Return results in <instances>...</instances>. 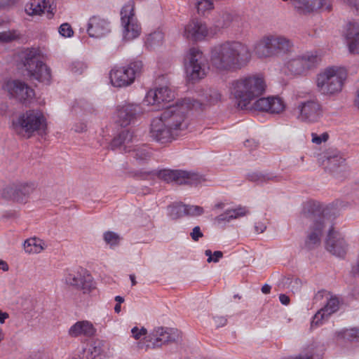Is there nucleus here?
Wrapping results in <instances>:
<instances>
[{"label": "nucleus", "instance_id": "1", "mask_svg": "<svg viewBox=\"0 0 359 359\" xmlns=\"http://www.w3.org/2000/svg\"><path fill=\"white\" fill-rule=\"evenodd\" d=\"M251 53L247 45L237 41H227L214 46L210 50V62L221 72H234L248 65Z\"/></svg>", "mask_w": 359, "mask_h": 359}, {"label": "nucleus", "instance_id": "2", "mask_svg": "<svg viewBox=\"0 0 359 359\" xmlns=\"http://www.w3.org/2000/svg\"><path fill=\"white\" fill-rule=\"evenodd\" d=\"M302 216L311 222L305 240L304 248L309 250H313L320 245V237L326 227L330 228L333 219L328 208H323L316 201H310L304 206Z\"/></svg>", "mask_w": 359, "mask_h": 359}, {"label": "nucleus", "instance_id": "3", "mask_svg": "<svg viewBox=\"0 0 359 359\" xmlns=\"http://www.w3.org/2000/svg\"><path fill=\"white\" fill-rule=\"evenodd\" d=\"M266 84L264 78L257 74L240 77L230 83L229 89L241 109H250L252 102L259 99L266 91Z\"/></svg>", "mask_w": 359, "mask_h": 359}, {"label": "nucleus", "instance_id": "4", "mask_svg": "<svg viewBox=\"0 0 359 359\" xmlns=\"http://www.w3.org/2000/svg\"><path fill=\"white\" fill-rule=\"evenodd\" d=\"M203 103L190 98H184L176 102L175 104L166 107L161 113L160 118L178 136L180 133L185 130L189 125L187 120L188 111Z\"/></svg>", "mask_w": 359, "mask_h": 359}, {"label": "nucleus", "instance_id": "5", "mask_svg": "<svg viewBox=\"0 0 359 359\" xmlns=\"http://www.w3.org/2000/svg\"><path fill=\"white\" fill-rule=\"evenodd\" d=\"M294 113L299 122L312 124L320 121L323 116L324 110L322 103L316 96L298 95Z\"/></svg>", "mask_w": 359, "mask_h": 359}, {"label": "nucleus", "instance_id": "6", "mask_svg": "<svg viewBox=\"0 0 359 359\" xmlns=\"http://www.w3.org/2000/svg\"><path fill=\"white\" fill-rule=\"evenodd\" d=\"M346 71L339 67H329L318 74L316 86L323 95L332 96L339 93L346 79Z\"/></svg>", "mask_w": 359, "mask_h": 359}, {"label": "nucleus", "instance_id": "7", "mask_svg": "<svg viewBox=\"0 0 359 359\" xmlns=\"http://www.w3.org/2000/svg\"><path fill=\"white\" fill-rule=\"evenodd\" d=\"M292 48L290 39L282 35H268L262 37L254 45L255 54L259 58L284 55Z\"/></svg>", "mask_w": 359, "mask_h": 359}, {"label": "nucleus", "instance_id": "8", "mask_svg": "<svg viewBox=\"0 0 359 359\" xmlns=\"http://www.w3.org/2000/svg\"><path fill=\"white\" fill-rule=\"evenodd\" d=\"M137 176L142 180L152 179L156 176L166 182H175L178 184H189L191 186H197L205 181L203 177L197 173L168 169L148 172L140 171Z\"/></svg>", "mask_w": 359, "mask_h": 359}, {"label": "nucleus", "instance_id": "9", "mask_svg": "<svg viewBox=\"0 0 359 359\" xmlns=\"http://www.w3.org/2000/svg\"><path fill=\"white\" fill-rule=\"evenodd\" d=\"M22 60L31 79L46 84L50 83L51 79L50 69L40 60V56L36 50H26Z\"/></svg>", "mask_w": 359, "mask_h": 359}, {"label": "nucleus", "instance_id": "10", "mask_svg": "<svg viewBox=\"0 0 359 359\" xmlns=\"http://www.w3.org/2000/svg\"><path fill=\"white\" fill-rule=\"evenodd\" d=\"M15 131L21 134L23 132L32 134L34 132L44 130L46 127V119L39 110H28L13 122Z\"/></svg>", "mask_w": 359, "mask_h": 359}, {"label": "nucleus", "instance_id": "11", "mask_svg": "<svg viewBox=\"0 0 359 359\" xmlns=\"http://www.w3.org/2000/svg\"><path fill=\"white\" fill-rule=\"evenodd\" d=\"M142 67V61L136 60L126 67L112 69L109 73L112 86L118 88L130 86L134 82L136 76L141 74Z\"/></svg>", "mask_w": 359, "mask_h": 359}, {"label": "nucleus", "instance_id": "12", "mask_svg": "<svg viewBox=\"0 0 359 359\" xmlns=\"http://www.w3.org/2000/svg\"><path fill=\"white\" fill-rule=\"evenodd\" d=\"M205 58L198 48L189 49L185 58V70L187 79L195 83L205 76Z\"/></svg>", "mask_w": 359, "mask_h": 359}, {"label": "nucleus", "instance_id": "13", "mask_svg": "<svg viewBox=\"0 0 359 359\" xmlns=\"http://www.w3.org/2000/svg\"><path fill=\"white\" fill-rule=\"evenodd\" d=\"M35 188L34 183L13 182L2 188L0 191V196L5 199L26 203Z\"/></svg>", "mask_w": 359, "mask_h": 359}, {"label": "nucleus", "instance_id": "14", "mask_svg": "<svg viewBox=\"0 0 359 359\" xmlns=\"http://www.w3.org/2000/svg\"><path fill=\"white\" fill-rule=\"evenodd\" d=\"M134 7V2H129L121 11L123 34L126 41L137 38L141 32V27L135 18Z\"/></svg>", "mask_w": 359, "mask_h": 359}, {"label": "nucleus", "instance_id": "15", "mask_svg": "<svg viewBox=\"0 0 359 359\" xmlns=\"http://www.w3.org/2000/svg\"><path fill=\"white\" fill-rule=\"evenodd\" d=\"M65 283L83 293H90L95 288V282L88 271L83 268L76 272L69 273L65 276Z\"/></svg>", "mask_w": 359, "mask_h": 359}, {"label": "nucleus", "instance_id": "16", "mask_svg": "<svg viewBox=\"0 0 359 359\" xmlns=\"http://www.w3.org/2000/svg\"><path fill=\"white\" fill-rule=\"evenodd\" d=\"M320 58L313 53L306 54L290 59L286 63L287 69L294 75L304 74L309 69L316 66Z\"/></svg>", "mask_w": 359, "mask_h": 359}, {"label": "nucleus", "instance_id": "17", "mask_svg": "<svg viewBox=\"0 0 359 359\" xmlns=\"http://www.w3.org/2000/svg\"><path fill=\"white\" fill-rule=\"evenodd\" d=\"M3 88L11 97L24 103L32 100L35 95L34 90L30 86L18 80L8 81Z\"/></svg>", "mask_w": 359, "mask_h": 359}, {"label": "nucleus", "instance_id": "18", "mask_svg": "<svg viewBox=\"0 0 359 359\" xmlns=\"http://www.w3.org/2000/svg\"><path fill=\"white\" fill-rule=\"evenodd\" d=\"M325 248L332 255L339 257H344L347 252L348 244L344 237L334 231L332 220L328 228Z\"/></svg>", "mask_w": 359, "mask_h": 359}, {"label": "nucleus", "instance_id": "19", "mask_svg": "<svg viewBox=\"0 0 359 359\" xmlns=\"http://www.w3.org/2000/svg\"><path fill=\"white\" fill-rule=\"evenodd\" d=\"M174 97V92L168 86H160L148 91L145 102L148 104L156 106L155 109L159 110L164 107L166 102L172 100Z\"/></svg>", "mask_w": 359, "mask_h": 359}, {"label": "nucleus", "instance_id": "20", "mask_svg": "<svg viewBox=\"0 0 359 359\" xmlns=\"http://www.w3.org/2000/svg\"><path fill=\"white\" fill-rule=\"evenodd\" d=\"M149 133L154 140L161 144L169 142L177 136L160 117L152 120Z\"/></svg>", "mask_w": 359, "mask_h": 359}, {"label": "nucleus", "instance_id": "21", "mask_svg": "<svg viewBox=\"0 0 359 359\" xmlns=\"http://www.w3.org/2000/svg\"><path fill=\"white\" fill-rule=\"evenodd\" d=\"M285 104L283 100L278 96L259 97L255 100L250 109L265 111L270 114H280L284 111Z\"/></svg>", "mask_w": 359, "mask_h": 359}, {"label": "nucleus", "instance_id": "22", "mask_svg": "<svg viewBox=\"0 0 359 359\" xmlns=\"http://www.w3.org/2000/svg\"><path fill=\"white\" fill-rule=\"evenodd\" d=\"M86 32L91 38L104 37L111 32L110 22L99 15L92 16L88 20Z\"/></svg>", "mask_w": 359, "mask_h": 359}, {"label": "nucleus", "instance_id": "23", "mask_svg": "<svg viewBox=\"0 0 359 359\" xmlns=\"http://www.w3.org/2000/svg\"><path fill=\"white\" fill-rule=\"evenodd\" d=\"M25 11L29 15H40L46 11L50 19L56 11V4L53 0H31L25 5Z\"/></svg>", "mask_w": 359, "mask_h": 359}, {"label": "nucleus", "instance_id": "24", "mask_svg": "<svg viewBox=\"0 0 359 359\" xmlns=\"http://www.w3.org/2000/svg\"><path fill=\"white\" fill-rule=\"evenodd\" d=\"M142 113V107L136 104H126L117 109V122L122 126L126 127L134 123L137 117Z\"/></svg>", "mask_w": 359, "mask_h": 359}, {"label": "nucleus", "instance_id": "25", "mask_svg": "<svg viewBox=\"0 0 359 359\" xmlns=\"http://www.w3.org/2000/svg\"><path fill=\"white\" fill-rule=\"evenodd\" d=\"M149 337L150 339L149 344L147 346L156 348L166 343L175 341L178 338V334L172 330L160 327L154 329Z\"/></svg>", "mask_w": 359, "mask_h": 359}, {"label": "nucleus", "instance_id": "26", "mask_svg": "<svg viewBox=\"0 0 359 359\" xmlns=\"http://www.w3.org/2000/svg\"><path fill=\"white\" fill-rule=\"evenodd\" d=\"M208 34L207 25L198 19H193L184 27V36L191 41L203 40Z\"/></svg>", "mask_w": 359, "mask_h": 359}, {"label": "nucleus", "instance_id": "27", "mask_svg": "<svg viewBox=\"0 0 359 359\" xmlns=\"http://www.w3.org/2000/svg\"><path fill=\"white\" fill-rule=\"evenodd\" d=\"M299 13L306 14L317 9L331 10L329 0H290Z\"/></svg>", "mask_w": 359, "mask_h": 359}, {"label": "nucleus", "instance_id": "28", "mask_svg": "<svg viewBox=\"0 0 359 359\" xmlns=\"http://www.w3.org/2000/svg\"><path fill=\"white\" fill-rule=\"evenodd\" d=\"M339 299L337 297H331L326 305L315 314L311 323V327L313 328L321 325L325 320L339 309Z\"/></svg>", "mask_w": 359, "mask_h": 359}, {"label": "nucleus", "instance_id": "29", "mask_svg": "<svg viewBox=\"0 0 359 359\" xmlns=\"http://www.w3.org/2000/svg\"><path fill=\"white\" fill-rule=\"evenodd\" d=\"M346 37L348 40L349 51L351 53H359V24L350 22L347 26Z\"/></svg>", "mask_w": 359, "mask_h": 359}, {"label": "nucleus", "instance_id": "30", "mask_svg": "<svg viewBox=\"0 0 359 359\" xmlns=\"http://www.w3.org/2000/svg\"><path fill=\"white\" fill-rule=\"evenodd\" d=\"M133 133L128 130L121 131L111 140L110 147L112 150L120 149L124 152H128V148H130L128 144L133 140Z\"/></svg>", "mask_w": 359, "mask_h": 359}, {"label": "nucleus", "instance_id": "31", "mask_svg": "<svg viewBox=\"0 0 359 359\" xmlns=\"http://www.w3.org/2000/svg\"><path fill=\"white\" fill-rule=\"evenodd\" d=\"M95 332L96 330L90 322L83 320L74 324L69 330V334L73 337L80 335L91 337L95 334Z\"/></svg>", "mask_w": 359, "mask_h": 359}, {"label": "nucleus", "instance_id": "32", "mask_svg": "<svg viewBox=\"0 0 359 359\" xmlns=\"http://www.w3.org/2000/svg\"><path fill=\"white\" fill-rule=\"evenodd\" d=\"M345 162V158L339 151H334L327 154L324 163L326 165V168L330 172H335L340 168Z\"/></svg>", "mask_w": 359, "mask_h": 359}, {"label": "nucleus", "instance_id": "33", "mask_svg": "<svg viewBox=\"0 0 359 359\" xmlns=\"http://www.w3.org/2000/svg\"><path fill=\"white\" fill-rule=\"evenodd\" d=\"M248 212L246 207H238L235 209L227 210L224 213L215 217V221L219 224L229 222L231 219H237L238 217L245 216Z\"/></svg>", "mask_w": 359, "mask_h": 359}, {"label": "nucleus", "instance_id": "34", "mask_svg": "<svg viewBox=\"0 0 359 359\" xmlns=\"http://www.w3.org/2000/svg\"><path fill=\"white\" fill-rule=\"evenodd\" d=\"M246 178L257 184H262L269 181H277L278 177L269 172H252L246 175Z\"/></svg>", "mask_w": 359, "mask_h": 359}, {"label": "nucleus", "instance_id": "35", "mask_svg": "<svg viewBox=\"0 0 359 359\" xmlns=\"http://www.w3.org/2000/svg\"><path fill=\"white\" fill-rule=\"evenodd\" d=\"M24 248L28 253H39L44 249V242L36 238H31L24 243Z\"/></svg>", "mask_w": 359, "mask_h": 359}, {"label": "nucleus", "instance_id": "36", "mask_svg": "<svg viewBox=\"0 0 359 359\" xmlns=\"http://www.w3.org/2000/svg\"><path fill=\"white\" fill-rule=\"evenodd\" d=\"M132 153L133 157L139 163H144L151 158V151L147 147H138L133 150L128 149Z\"/></svg>", "mask_w": 359, "mask_h": 359}, {"label": "nucleus", "instance_id": "37", "mask_svg": "<svg viewBox=\"0 0 359 359\" xmlns=\"http://www.w3.org/2000/svg\"><path fill=\"white\" fill-rule=\"evenodd\" d=\"M323 354V346L312 344L308 348L306 353L299 354L294 359H322Z\"/></svg>", "mask_w": 359, "mask_h": 359}, {"label": "nucleus", "instance_id": "38", "mask_svg": "<svg viewBox=\"0 0 359 359\" xmlns=\"http://www.w3.org/2000/svg\"><path fill=\"white\" fill-rule=\"evenodd\" d=\"M168 214L172 219H177L186 215V205L182 203H174L168 207Z\"/></svg>", "mask_w": 359, "mask_h": 359}, {"label": "nucleus", "instance_id": "39", "mask_svg": "<svg viewBox=\"0 0 359 359\" xmlns=\"http://www.w3.org/2000/svg\"><path fill=\"white\" fill-rule=\"evenodd\" d=\"M88 346L96 359L104 353L107 349V344L104 341L100 339L93 341Z\"/></svg>", "mask_w": 359, "mask_h": 359}, {"label": "nucleus", "instance_id": "40", "mask_svg": "<svg viewBox=\"0 0 359 359\" xmlns=\"http://www.w3.org/2000/svg\"><path fill=\"white\" fill-rule=\"evenodd\" d=\"M338 337L346 340L353 341L359 340V328L353 327L343 330L338 332Z\"/></svg>", "mask_w": 359, "mask_h": 359}, {"label": "nucleus", "instance_id": "41", "mask_svg": "<svg viewBox=\"0 0 359 359\" xmlns=\"http://www.w3.org/2000/svg\"><path fill=\"white\" fill-rule=\"evenodd\" d=\"M22 34L18 30L12 29L0 32V42L10 43L20 39Z\"/></svg>", "mask_w": 359, "mask_h": 359}, {"label": "nucleus", "instance_id": "42", "mask_svg": "<svg viewBox=\"0 0 359 359\" xmlns=\"http://www.w3.org/2000/svg\"><path fill=\"white\" fill-rule=\"evenodd\" d=\"M203 97L202 102L207 104H215L220 100L221 95L217 90L209 89L204 93Z\"/></svg>", "mask_w": 359, "mask_h": 359}, {"label": "nucleus", "instance_id": "43", "mask_svg": "<svg viewBox=\"0 0 359 359\" xmlns=\"http://www.w3.org/2000/svg\"><path fill=\"white\" fill-rule=\"evenodd\" d=\"M163 40V34L161 31H155L148 35L146 43L150 46L160 45Z\"/></svg>", "mask_w": 359, "mask_h": 359}, {"label": "nucleus", "instance_id": "44", "mask_svg": "<svg viewBox=\"0 0 359 359\" xmlns=\"http://www.w3.org/2000/svg\"><path fill=\"white\" fill-rule=\"evenodd\" d=\"M196 8L198 14H204L205 11L213 8V0H198Z\"/></svg>", "mask_w": 359, "mask_h": 359}, {"label": "nucleus", "instance_id": "45", "mask_svg": "<svg viewBox=\"0 0 359 359\" xmlns=\"http://www.w3.org/2000/svg\"><path fill=\"white\" fill-rule=\"evenodd\" d=\"M58 32L61 36L65 38L72 37L74 35L73 29L67 22L62 24L59 27Z\"/></svg>", "mask_w": 359, "mask_h": 359}, {"label": "nucleus", "instance_id": "46", "mask_svg": "<svg viewBox=\"0 0 359 359\" xmlns=\"http://www.w3.org/2000/svg\"><path fill=\"white\" fill-rule=\"evenodd\" d=\"M232 22V16L229 13H224L217 23L218 28H226L230 26Z\"/></svg>", "mask_w": 359, "mask_h": 359}, {"label": "nucleus", "instance_id": "47", "mask_svg": "<svg viewBox=\"0 0 359 359\" xmlns=\"http://www.w3.org/2000/svg\"><path fill=\"white\" fill-rule=\"evenodd\" d=\"M203 213V208L198 205H186V215L199 216Z\"/></svg>", "mask_w": 359, "mask_h": 359}, {"label": "nucleus", "instance_id": "48", "mask_svg": "<svg viewBox=\"0 0 359 359\" xmlns=\"http://www.w3.org/2000/svg\"><path fill=\"white\" fill-rule=\"evenodd\" d=\"M104 239L107 244L110 245H116L118 243V236L112 231H107L104 234Z\"/></svg>", "mask_w": 359, "mask_h": 359}, {"label": "nucleus", "instance_id": "49", "mask_svg": "<svg viewBox=\"0 0 359 359\" xmlns=\"http://www.w3.org/2000/svg\"><path fill=\"white\" fill-rule=\"evenodd\" d=\"M87 68L85 62L81 61H74L70 66L71 71L77 74H81Z\"/></svg>", "mask_w": 359, "mask_h": 359}, {"label": "nucleus", "instance_id": "50", "mask_svg": "<svg viewBox=\"0 0 359 359\" xmlns=\"http://www.w3.org/2000/svg\"><path fill=\"white\" fill-rule=\"evenodd\" d=\"M79 359H96L93 355V352L90 350V348L87 345L86 348H83L79 354Z\"/></svg>", "mask_w": 359, "mask_h": 359}, {"label": "nucleus", "instance_id": "51", "mask_svg": "<svg viewBox=\"0 0 359 359\" xmlns=\"http://www.w3.org/2000/svg\"><path fill=\"white\" fill-rule=\"evenodd\" d=\"M131 332L135 339H139L142 336L146 335L147 332L144 327L139 329L137 327H134L131 330Z\"/></svg>", "mask_w": 359, "mask_h": 359}, {"label": "nucleus", "instance_id": "52", "mask_svg": "<svg viewBox=\"0 0 359 359\" xmlns=\"http://www.w3.org/2000/svg\"><path fill=\"white\" fill-rule=\"evenodd\" d=\"M190 236L194 241H198L200 238L203 236V233H202L200 226H196L192 229Z\"/></svg>", "mask_w": 359, "mask_h": 359}, {"label": "nucleus", "instance_id": "53", "mask_svg": "<svg viewBox=\"0 0 359 359\" xmlns=\"http://www.w3.org/2000/svg\"><path fill=\"white\" fill-rule=\"evenodd\" d=\"M312 136V142L316 144H320L323 142H326L328 139V135L327 133H323L320 136L313 133Z\"/></svg>", "mask_w": 359, "mask_h": 359}, {"label": "nucleus", "instance_id": "54", "mask_svg": "<svg viewBox=\"0 0 359 359\" xmlns=\"http://www.w3.org/2000/svg\"><path fill=\"white\" fill-rule=\"evenodd\" d=\"M214 320L217 327H222L227 323V319L223 316L215 317Z\"/></svg>", "mask_w": 359, "mask_h": 359}, {"label": "nucleus", "instance_id": "55", "mask_svg": "<svg viewBox=\"0 0 359 359\" xmlns=\"http://www.w3.org/2000/svg\"><path fill=\"white\" fill-rule=\"evenodd\" d=\"M266 229L264 223L259 222H256L255 225V230L257 233H263Z\"/></svg>", "mask_w": 359, "mask_h": 359}, {"label": "nucleus", "instance_id": "56", "mask_svg": "<svg viewBox=\"0 0 359 359\" xmlns=\"http://www.w3.org/2000/svg\"><path fill=\"white\" fill-rule=\"evenodd\" d=\"M258 142L254 139L247 140L244 143L245 146L250 149L256 148L258 146Z\"/></svg>", "mask_w": 359, "mask_h": 359}, {"label": "nucleus", "instance_id": "57", "mask_svg": "<svg viewBox=\"0 0 359 359\" xmlns=\"http://www.w3.org/2000/svg\"><path fill=\"white\" fill-rule=\"evenodd\" d=\"M279 300L283 305H288L290 303V298L285 294H280L279 296Z\"/></svg>", "mask_w": 359, "mask_h": 359}, {"label": "nucleus", "instance_id": "58", "mask_svg": "<svg viewBox=\"0 0 359 359\" xmlns=\"http://www.w3.org/2000/svg\"><path fill=\"white\" fill-rule=\"evenodd\" d=\"M86 129V125L83 123H81L79 125H75L74 127V130L76 133H81Z\"/></svg>", "mask_w": 359, "mask_h": 359}, {"label": "nucleus", "instance_id": "59", "mask_svg": "<svg viewBox=\"0 0 359 359\" xmlns=\"http://www.w3.org/2000/svg\"><path fill=\"white\" fill-rule=\"evenodd\" d=\"M351 272L354 276H359V254L356 264L353 266Z\"/></svg>", "mask_w": 359, "mask_h": 359}, {"label": "nucleus", "instance_id": "60", "mask_svg": "<svg viewBox=\"0 0 359 359\" xmlns=\"http://www.w3.org/2000/svg\"><path fill=\"white\" fill-rule=\"evenodd\" d=\"M213 260L212 262H218L219 259L223 257V252L221 251H215L213 253Z\"/></svg>", "mask_w": 359, "mask_h": 359}, {"label": "nucleus", "instance_id": "61", "mask_svg": "<svg viewBox=\"0 0 359 359\" xmlns=\"http://www.w3.org/2000/svg\"><path fill=\"white\" fill-rule=\"evenodd\" d=\"M15 1V0H0V8L13 4Z\"/></svg>", "mask_w": 359, "mask_h": 359}, {"label": "nucleus", "instance_id": "62", "mask_svg": "<svg viewBox=\"0 0 359 359\" xmlns=\"http://www.w3.org/2000/svg\"><path fill=\"white\" fill-rule=\"evenodd\" d=\"M9 318V315L6 312H3L0 310V323L3 324L5 323V320Z\"/></svg>", "mask_w": 359, "mask_h": 359}, {"label": "nucleus", "instance_id": "63", "mask_svg": "<svg viewBox=\"0 0 359 359\" xmlns=\"http://www.w3.org/2000/svg\"><path fill=\"white\" fill-rule=\"evenodd\" d=\"M205 255L208 257L207 262L210 263L213 260L212 253L210 250H206L205 251Z\"/></svg>", "mask_w": 359, "mask_h": 359}, {"label": "nucleus", "instance_id": "64", "mask_svg": "<svg viewBox=\"0 0 359 359\" xmlns=\"http://www.w3.org/2000/svg\"><path fill=\"white\" fill-rule=\"evenodd\" d=\"M271 287L268 284H264L262 287V292L264 294H269L271 291Z\"/></svg>", "mask_w": 359, "mask_h": 359}]
</instances>
